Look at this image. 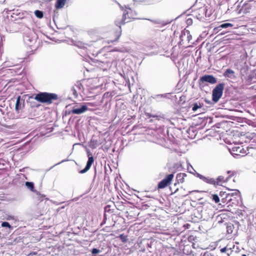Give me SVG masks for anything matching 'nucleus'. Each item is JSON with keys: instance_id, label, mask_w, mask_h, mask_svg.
<instances>
[{"instance_id": "nucleus-8", "label": "nucleus", "mask_w": 256, "mask_h": 256, "mask_svg": "<svg viewBox=\"0 0 256 256\" xmlns=\"http://www.w3.org/2000/svg\"><path fill=\"white\" fill-rule=\"evenodd\" d=\"M216 78L212 75L206 74L204 75L200 78V84L207 82L211 84H214L216 82Z\"/></svg>"}, {"instance_id": "nucleus-27", "label": "nucleus", "mask_w": 256, "mask_h": 256, "mask_svg": "<svg viewBox=\"0 0 256 256\" xmlns=\"http://www.w3.org/2000/svg\"><path fill=\"white\" fill-rule=\"evenodd\" d=\"M212 200H214L216 203H218L220 202V198L218 196L217 194H212Z\"/></svg>"}, {"instance_id": "nucleus-9", "label": "nucleus", "mask_w": 256, "mask_h": 256, "mask_svg": "<svg viewBox=\"0 0 256 256\" xmlns=\"http://www.w3.org/2000/svg\"><path fill=\"white\" fill-rule=\"evenodd\" d=\"M87 154L88 156V160L86 162V164L85 168L83 170H82L79 172L80 174H84L88 172L92 164L94 162V157L92 156H90V152L89 150H87Z\"/></svg>"}, {"instance_id": "nucleus-26", "label": "nucleus", "mask_w": 256, "mask_h": 256, "mask_svg": "<svg viewBox=\"0 0 256 256\" xmlns=\"http://www.w3.org/2000/svg\"><path fill=\"white\" fill-rule=\"evenodd\" d=\"M233 24H230V23H224V24H220V26H218V28H227L228 27H232L233 26Z\"/></svg>"}, {"instance_id": "nucleus-18", "label": "nucleus", "mask_w": 256, "mask_h": 256, "mask_svg": "<svg viewBox=\"0 0 256 256\" xmlns=\"http://www.w3.org/2000/svg\"><path fill=\"white\" fill-rule=\"evenodd\" d=\"M116 94L114 91L105 92L103 96V98H106L110 100V98Z\"/></svg>"}, {"instance_id": "nucleus-17", "label": "nucleus", "mask_w": 256, "mask_h": 256, "mask_svg": "<svg viewBox=\"0 0 256 256\" xmlns=\"http://www.w3.org/2000/svg\"><path fill=\"white\" fill-rule=\"evenodd\" d=\"M98 145L99 144L98 142V141L92 138L90 140L88 146L91 148L94 149L96 148Z\"/></svg>"}, {"instance_id": "nucleus-21", "label": "nucleus", "mask_w": 256, "mask_h": 256, "mask_svg": "<svg viewBox=\"0 0 256 256\" xmlns=\"http://www.w3.org/2000/svg\"><path fill=\"white\" fill-rule=\"evenodd\" d=\"M36 16L38 18H42L44 16V13L40 10H36L34 12Z\"/></svg>"}, {"instance_id": "nucleus-20", "label": "nucleus", "mask_w": 256, "mask_h": 256, "mask_svg": "<svg viewBox=\"0 0 256 256\" xmlns=\"http://www.w3.org/2000/svg\"><path fill=\"white\" fill-rule=\"evenodd\" d=\"M34 193L36 194L35 198L37 200L42 202L44 200V198L45 197L44 195L41 194L38 191H36V192Z\"/></svg>"}, {"instance_id": "nucleus-6", "label": "nucleus", "mask_w": 256, "mask_h": 256, "mask_svg": "<svg viewBox=\"0 0 256 256\" xmlns=\"http://www.w3.org/2000/svg\"><path fill=\"white\" fill-rule=\"evenodd\" d=\"M174 177V174L167 175L164 178L158 183V188L162 189L170 184Z\"/></svg>"}, {"instance_id": "nucleus-30", "label": "nucleus", "mask_w": 256, "mask_h": 256, "mask_svg": "<svg viewBox=\"0 0 256 256\" xmlns=\"http://www.w3.org/2000/svg\"><path fill=\"white\" fill-rule=\"evenodd\" d=\"M2 226L3 228H12V226L8 222H3L2 223Z\"/></svg>"}, {"instance_id": "nucleus-50", "label": "nucleus", "mask_w": 256, "mask_h": 256, "mask_svg": "<svg viewBox=\"0 0 256 256\" xmlns=\"http://www.w3.org/2000/svg\"><path fill=\"white\" fill-rule=\"evenodd\" d=\"M154 118H158V116H154Z\"/></svg>"}, {"instance_id": "nucleus-29", "label": "nucleus", "mask_w": 256, "mask_h": 256, "mask_svg": "<svg viewBox=\"0 0 256 256\" xmlns=\"http://www.w3.org/2000/svg\"><path fill=\"white\" fill-rule=\"evenodd\" d=\"M73 86H75L76 89H78L79 90H82L83 88L82 84L79 81H78Z\"/></svg>"}, {"instance_id": "nucleus-22", "label": "nucleus", "mask_w": 256, "mask_h": 256, "mask_svg": "<svg viewBox=\"0 0 256 256\" xmlns=\"http://www.w3.org/2000/svg\"><path fill=\"white\" fill-rule=\"evenodd\" d=\"M225 182L224 176H219L216 180V184L222 185V184Z\"/></svg>"}, {"instance_id": "nucleus-28", "label": "nucleus", "mask_w": 256, "mask_h": 256, "mask_svg": "<svg viewBox=\"0 0 256 256\" xmlns=\"http://www.w3.org/2000/svg\"><path fill=\"white\" fill-rule=\"evenodd\" d=\"M119 238L123 242H126L128 240V236L124 235V234H120L119 236Z\"/></svg>"}, {"instance_id": "nucleus-24", "label": "nucleus", "mask_w": 256, "mask_h": 256, "mask_svg": "<svg viewBox=\"0 0 256 256\" xmlns=\"http://www.w3.org/2000/svg\"><path fill=\"white\" fill-rule=\"evenodd\" d=\"M114 212V210L111 208V206L110 205H106L104 208V212L105 213H109L112 214Z\"/></svg>"}, {"instance_id": "nucleus-45", "label": "nucleus", "mask_w": 256, "mask_h": 256, "mask_svg": "<svg viewBox=\"0 0 256 256\" xmlns=\"http://www.w3.org/2000/svg\"><path fill=\"white\" fill-rule=\"evenodd\" d=\"M96 169H95V172H94V178L96 176Z\"/></svg>"}, {"instance_id": "nucleus-13", "label": "nucleus", "mask_w": 256, "mask_h": 256, "mask_svg": "<svg viewBox=\"0 0 256 256\" xmlns=\"http://www.w3.org/2000/svg\"><path fill=\"white\" fill-rule=\"evenodd\" d=\"M187 176V174L185 173H179L176 176V180L178 183H184L185 178Z\"/></svg>"}, {"instance_id": "nucleus-48", "label": "nucleus", "mask_w": 256, "mask_h": 256, "mask_svg": "<svg viewBox=\"0 0 256 256\" xmlns=\"http://www.w3.org/2000/svg\"><path fill=\"white\" fill-rule=\"evenodd\" d=\"M137 139H138V138H137L136 136H135V138H134V140H136Z\"/></svg>"}, {"instance_id": "nucleus-16", "label": "nucleus", "mask_w": 256, "mask_h": 256, "mask_svg": "<svg viewBox=\"0 0 256 256\" xmlns=\"http://www.w3.org/2000/svg\"><path fill=\"white\" fill-rule=\"evenodd\" d=\"M66 2V0H57L55 4V7L57 9L62 8Z\"/></svg>"}, {"instance_id": "nucleus-1", "label": "nucleus", "mask_w": 256, "mask_h": 256, "mask_svg": "<svg viewBox=\"0 0 256 256\" xmlns=\"http://www.w3.org/2000/svg\"><path fill=\"white\" fill-rule=\"evenodd\" d=\"M34 99L41 103L50 104L53 100H58V96L54 93L40 92L34 96Z\"/></svg>"}, {"instance_id": "nucleus-36", "label": "nucleus", "mask_w": 256, "mask_h": 256, "mask_svg": "<svg viewBox=\"0 0 256 256\" xmlns=\"http://www.w3.org/2000/svg\"><path fill=\"white\" fill-rule=\"evenodd\" d=\"M6 219L8 220H16V218L15 216H10V215L8 216V217H7Z\"/></svg>"}, {"instance_id": "nucleus-40", "label": "nucleus", "mask_w": 256, "mask_h": 256, "mask_svg": "<svg viewBox=\"0 0 256 256\" xmlns=\"http://www.w3.org/2000/svg\"><path fill=\"white\" fill-rule=\"evenodd\" d=\"M194 240V236H188V241H190H190H192V240Z\"/></svg>"}, {"instance_id": "nucleus-41", "label": "nucleus", "mask_w": 256, "mask_h": 256, "mask_svg": "<svg viewBox=\"0 0 256 256\" xmlns=\"http://www.w3.org/2000/svg\"><path fill=\"white\" fill-rule=\"evenodd\" d=\"M133 1L134 2V4H136V2H139V3H142L143 2V0L138 1V0H133Z\"/></svg>"}, {"instance_id": "nucleus-3", "label": "nucleus", "mask_w": 256, "mask_h": 256, "mask_svg": "<svg viewBox=\"0 0 256 256\" xmlns=\"http://www.w3.org/2000/svg\"><path fill=\"white\" fill-rule=\"evenodd\" d=\"M224 88V84L220 83L216 86L212 90V100L216 102L220 98L222 95Z\"/></svg>"}, {"instance_id": "nucleus-44", "label": "nucleus", "mask_w": 256, "mask_h": 256, "mask_svg": "<svg viewBox=\"0 0 256 256\" xmlns=\"http://www.w3.org/2000/svg\"><path fill=\"white\" fill-rule=\"evenodd\" d=\"M96 61H97V62L98 63V64L99 65H100V64H104V62H101V61H99V60H96Z\"/></svg>"}, {"instance_id": "nucleus-11", "label": "nucleus", "mask_w": 256, "mask_h": 256, "mask_svg": "<svg viewBox=\"0 0 256 256\" xmlns=\"http://www.w3.org/2000/svg\"><path fill=\"white\" fill-rule=\"evenodd\" d=\"M142 154L141 155L139 153H136L134 156V165L138 168L142 164Z\"/></svg>"}, {"instance_id": "nucleus-52", "label": "nucleus", "mask_w": 256, "mask_h": 256, "mask_svg": "<svg viewBox=\"0 0 256 256\" xmlns=\"http://www.w3.org/2000/svg\"><path fill=\"white\" fill-rule=\"evenodd\" d=\"M200 256H202V255H200Z\"/></svg>"}, {"instance_id": "nucleus-42", "label": "nucleus", "mask_w": 256, "mask_h": 256, "mask_svg": "<svg viewBox=\"0 0 256 256\" xmlns=\"http://www.w3.org/2000/svg\"><path fill=\"white\" fill-rule=\"evenodd\" d=\"M104 220H107V214L104 212Z\"/></svg>"}, {"instance_id": "nucleus-38", "label": "nucleus", "mask_w": 256, "mask_h": 256, "mask_svg": "<svg viewBox=\"0 0 256 256\" xmlns=\"http://www.w3.org/2000/svg\"><path fill=\"white\" fill-rule=\"evenodd\" d=\"M230 196H231L230 194H226V200H228V201H230L231 200Z\"/></svg>"}, {"instance_id": "nucleus-4", "label": "nucleus", "mask_w": 256, "mask_h": 256, "mask_svg": "<svg viewBox=\"0 0 256 256\" xmlns=\"http://www.w3.org/2000/svg\"><path fill=\"white\" fill-rule=\"evenodd\" d=\"M128 16V12L125 11L122 15V19L120 20H116L115 21V24L118 27V30L116 32V38L114 41L117 40L122 34V30H121V25L124 24L126 22H128V21L126 22V19L127 18V16Z\"/></svg>"}, {"instance_id": "nucleus-47", "label": "nucleus", "mask_w": 256, "mask_h": 256, "mask_svg": "<svg viewBox=\"0 0 256 256\" xmlns=\"http://www.w3.org/2000/svg\"><path fill=\"white\" fill-rule=\"evenodd\" d=\"M82 43H80V45H78V47H80V48H81V47H82Z\"/></svg>"}, {"instance_id": "nucleus-2", "label": "nucleus", "mask_w": 256, "mask_h": 256, "mask_svg": "<svg viewBox=\"0 0 256 256\" xmlns=\"http://www.w3.org/2000/svg\"><path fill=\"white\" fill-rule=\"evenodd\" d=\"M38 36L33 30L26 27L23 30V40L28 46H32L36 42Z\"/></svg>"}, {"instance_id": "nucleus-25", "label": "nucleus", "mask_w": 256, "mask_h": 256, "mask_svg": "<svg viewBox=\"0 0 256 256\" xmlns=\"http://www.w3.org/2000/svg\"><path fill=\"white\" fill-rule=\"evenodd\" d=\"M204 182L209 184L216 185V180L212 178L206 177Z\"/></svg>"}, {"instance_id": "nucleus-37", "label": "nucleus", "mask_w": 256, "mask_h": 256, "mask_svg": "<svg viewBox=\"0 0 256 256\" xmlns=\"http://www.w3.org/2000/svg\"><path fill=\"white\" fill-rule=\"evenodd\" d=\"M186 24L188 25H191L192 24V18H188L186 20Z\"/></svg>"}, {"instance_id": "nucleus-43", "label": "nucleus", "mask_w": 256, "mask_h": 256, "mask_svg": "<svg viewBox=\"0 0 256 256\" xmlns=\"http://www.w3.org/2000/svg\"><path fill=\"white\" fill-rule=\"evenodd\" d=\"M106 220H104V219H103L102 222H101V224H100V226H102V225H104V224H106Z\"/></svg>"}, {"instance_id": "nucleus-10", "label": "nucleus", "mask_w": 256, "mask_h": 256, "mask_svg": "<svg viewBox=\"0 0 256 256\" xmlns=\"http://www.w3.org/2000/svg\"><path fill=\"white\" fill-rule=\"evenodd\" d=\"M88 110V106L86 104H83L79 108H73L70 112L73 114H80Z\"/></svg>"}, {"instance_id": "nucleus-34", "label": "nucleus", "mask_w": 256, "mask_h": 256, "mask_svg": "<svg viewBox=\"0 0 256 256\" xmlns=\"http://www.w3.org/2000/svg\"><path fill=\"white\" fill-rule=\"evenodd\" d=\"M234 227L233 225H230L227 226V232L228 234H232V228Z\"/></svg>"}, {"instance_id": "nucleus-33", "label": "nucleus", "mask_w": 256, "mask_h": 256, "mask_svg": "<svg viewBox=\"0 0 256 256\" xmlns=\"http://www.w3.org/2000/svg\"><path fill=\"white\" fill-rule=\"evenodd\" d=\"M201 107L200 105H198V104H194L193 106V107L192 108V110L193 111L196 110L198 108H200Z\"/></svg>"}, {"instance_id": "nucleus-35", "label": "nucleus", "mask_w": 256, "mask_h": 256, "mask_svg": "<svg viewBox=\"0 0 256 256\" xmlns=\"http://www.w3.org/2000/svg\"><path fill=\"white\" fill-rule=\"evenodd\" d=\"M196 176L198 178H200V180H202L204 182V181L205 179H206V176L200 174H196Z\"/></svg>"}, {"instance_id": "nucleus-14", "label": "nucleus", "mask_w": 256, "mask_h": 256, "mask_svg": "<svg viewBox=\"0 0 256 256\" xmlns=\"http://www.w3.org/2000/svg\"><path fill=\"white\" fill-rule=\"evenodd\" d=\"M34 96H30L28 98V102L30 103V106L32 107V108H38L40 104H36L34 101V100H35L34 99Z\"/></svg>"}, {"instance_id": "nucleus-15", "label": "nucleus", "mask_w": 256, "mask_h": 256, "mask_svg": "<svg viewBox=\"0 0 256 256\" xmlns=\"http://www.w3.org/2000/svg\"><path fill=\"white\" fill-rule=\"evenodd\" d=\"M26 186L30 190L31 192H35L36 191H37L34 189V184L33 182H25Z\"/></svg>"}, {"instance_id": "nucleus-5", "label": "nucleus", "mask_w": 256, "mask_h": 256, "mask_svg": "<svg viewBox=\"0 0 256 256\" xmlns=\"http://www.w3.org/2000/svg\"><path fill=\"white\" fill-rule=\"evenodd\" d=\"M25 106V99L24 96H18L16 98V101L15 106V110L17 113L22 112Z\"/></svg>"}, {"instance_id": "nucleus-39", "label": "nucleus", "mask_w": 256, "mask_h": 256, "mask_svg": "<svg viewBox=\"0 0 256 256\" xmlns=\"http://www.w3.org/2000/svg\"><path fill=\"white\" fill-rule=\"evenodd\" d=\"M66 161H68V160H62L61 162H58V163H57V164H55L54 166H53L51 168H54V166H57V165H58V164H61V163H62V162H66Z\"/></svg>"}, {"instance_id": "nucleus-46", "label": "nucleus", "mask_w": 256, "mask_h": 256, "mask_svg": "<svg viewBox=\"0 0 256 256\" xmlns=\"http://www.w3.org/2000/svg\"><path fill=\"white\" fill-rule=\"evenodd\" d=\"M222 194H224V192L222 194V192H220V196H222Z\"/></svg>"}, {"instance_id": "nucleus-49", "label": "nucleus", "mask_w": 256, "mask_h": 256, "mask_svg": "<svg viewBox=\"0 0 256 256\" xmlns=\"http://www.w3.org/2000/svg\"><path fill=\"white\" fill-rule=\"evenodd\" d=\"M242 256H246V254H242Z\"/></svg>"}, {"instance_id": "nucleus-31", "label": "nucleus", "mask_w": 256, "mask_h": 256, "mask_svg": "<svg viewBox=\"0 0 256 256\" xmlns=\"http://www.w3.org/2000/svg\"><path fill=\"white\" fill-rule=\"evenodd\" d=\"M100 250L98 249V248H94L92 250V254H93V255H96L98 253H100Z\"/></svg>"}, {"instance_id": "nucleus-32", "label": "nucleus", "mask_w": 256, "mask_h": 256, "mask_svg": "<svg viewBox=\"0 0 256 256\" xmlns=\"http://www.w3.org/2000/svg\"><path fill=\"white\" fill-rule=\"evenodd\" d=\"M71 90H72L74 96L75 97H77L78 94L77 90H76V88L75 86H72V88Z\"/></svg>"}, {"instance_id": "nucleus-23", "label": "nucleus", "mask_w": 256, "mask_h": 256, "mask_svg": "<svg viewBox=\"0 0 256 256\" xmlns=\"http://www.w3.org/2000/svg\"><path fill=\"white\" fill-rule=\"evenodd\" d=\"M228 245H227L226 246H225L224 248H222L221 250H220V252H227V254L228 256L229 254L232 253V248H228Z\"/></svg>"}, {"instance_id": "nucleus-51", "label": "nucleus", "mask_w": 256, "mask_h": 256, "mask_svg": "<svg viewBox=\"0 0 256 256\" xmlns=\"http://www.w3.org/2000/svg\"><path fill=\"white\" fill-rule=\"evenodd\" d=\"M223 200H224V198H222V201L224 202Z\"/></svg>"}, {"instance_id": "nucleus-19", "label": "nucleus", "mask_w": 256, "mask_h": 256, "mask_svg": "<svg viewBox=\"0 0 256 256\" xmlns=\"http://www.w3.org/2000/svg\"><path fill=\"white\" fill-rule=\"evenodd\" d=\"M143 240L144 239L142 237L140 236L138 240L137 244L136 245V247L138 246V247L140 248V250L142 252H144V248L142 243Z\"/></svg>"}, {"instance_id": "nucleus-7", "label": "nucleus", "mask_w": 256, "mask_h": 256, "mask_svg": "<svg viewBox=\"0 0 256 256\" xmlns=\"http://www.w3.org/2000/svg\"><path fill=\"white\" fill-rule=\"evenodd\" d=\"M246 151L242 146H236L232 148L230 153L234 156H243L246 154Z\"/></svg>"}, {"instance_id": "nucleus-12", "label": "nucleus", "mask_w": 256, "mask_h": 256, "mask_svg": "<svg viewBox=\"0 0 256 256\" xmlns=\"http://www.w3.org/2000/svg\"><path fill=\"white\" fill-rule=\"evenodd\" d=\"M223 75L225 78H228L232 79H234L236 78L235 72L230 68L227 69L224 72Z\"/></svg>"}]
</instances>
